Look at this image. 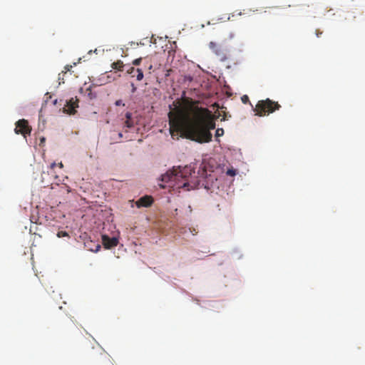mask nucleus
Wrapping results in <instances>:
<instances>
[{"label":"nucleus","instance_id":"f257e3e1","mask_svg":"<svg viewBox=\"0 0 365 365\" xmlns=\"http://www.w3.org/2000/svg\"><path fill=\"white\" fill-rule=\"evenodd\" d=\"M168 113L170 133L174 140L185 138L198 143L212 141L211 130L216 127L215 117L197 101L185 99L182 105H174Z\"/></svg>","mask_w":365,"mask_h":365},{"label":"nucleus","instance_id":"f03ea898","mask_svg":"<svg viewBox=\"0 0 365 365\" xmlns=\"http://www.w3.org/2000/svg\"><path fill=\"white\" fill-rule=\"evenodd\" d=\"M192 170L190 167L185 166L182 168L178 167L173 168V170H168L161 175L160 180L163 183L159 184L162 188L167 187L173 188H184L186 190H190L194 186L190 185L188 179L191 176Z\"/></svg>","mask_w":365,"mask_h":365},{"label":"nucleus","instance_id":"7ed1b4c3","mask_svg":"<svg viewBox=\"0 0 365 365\" xmlns=\"http://www.w3.org/2000/svg\"><path fill=\"white\" fill-rule=\"evenodd\" d=\"M280 107L281 106L277 102L267 98L266 100L259 101L254 110L256 115L263 116L279 110Z\"/></svg>","mask_w":365,"mask_h":365},{"label":"nucleus","instance_id":"20e7f679","mask_svg":"<svg viewBox=\"0 0 365 365\" xmlns=\"http://www.w3.org/2000/svg\"><path fill=\"white\" fill-rule=\"evenodd\" d=\"M14 131L15 133L21 134L24 138H26L27 135L31 134V128L29 126L26 120L21 119L16 123V128Z\"/></svg>","mask_w":365,"mask_h":365},{"label":"nucleus","instance_id":"39448f33","mask_svg":"<svg viewBox=\"0 0 365 365\" xmlns=\"http://www.w3.org/2000/svg\"><path fill=\"white\" fill-rule=\"evenodd\" d=\"M209 47L212 51L217 56L220 61H225L228 58L227 50L223 48L221 46L211 41Z\"/></svg>","mask_w":365,"mask_h":365},{"label":"nucleus","instance_id":"423d86ee","mask_svg":"<svg viewBox=\"0 0 365 365\" xmlns=\"http://www.w3.org/2000/svg\"><path fill=\"white\" fill-rule=\"evenodd\" d=\"M102 242L105 248L110 249L116 247L118 244V239L115 237H110L106 235H102Z\"/></svg>","mask_w":365,"mask_h":365},{"label":"nucleus","instance_id":"0eeeda50","mask_svg":"<svg viewBox=\"0 0 365 365\" xmlns=\"http://www.w3.org/2000/svg\"><path fill=\"white\" fill-rule=\"evenodd\" d=\"M153 202V199L150 195H145L140 197L138 201H136V205L138 207H148L151 206Z\"/></svg>","mask_w":365,"mask_h":365},{"label":"nucleus","instance_id":"6e6552de","mask_svg":"<svg viewBox=\"0 0 365 365\" xmlns=\"http://www.w3.org/2000/svg\"><path fill=\"white\" fill-rule=\"evenodd\" d=\"M127 73L131 75L132 77H136L138 81H141L143 78V71L142 68L135 69L134 67H130L127 70Z\"/></svg>","mask_w":365,"mask_h":365},{"label":"nucleus","instance_id":"1a4fd4ad","mask_svg":"<svg viewBox=\"0 0 365 365\" xmlns=\"http://www.w3.org/2000/svg\"><path fill=\"white\" fill-rule=\"evenodd\" d=\"M78 100L77 98H71L66 103V106L68 107V111L69 113H74L75 108L78 106Z\"/></svg>","mask_w":365,"mask_h":365},{"label":"nucleus","instance_id":"9d476101","mask_svg":"<svg viewBox=\"0 0 365 365\" xmlns=\"http://www.w3.org/2000/svg\"><path fill=\"white\" fill-rule=\"evenodd\" d=\"M111 67L113 69H115V70L123 71L124 64H123V61H121L120 60H118L116 62H113L111 64Z\"/></svg>","mask_w":365,"mask_h":365},{"label":"nucleus","instance_id":"9b49d317","mask_svg":"<svg viewBox=\"0 0 365 365\" xmlns=\"http://www.w3.org/2000/svg\"><path fill=\"white\" fill-rule=\"evenodd\" d=\"M131 115H132L131 113L129 112L126 113V114H125V117H126L127 120L125 122V126L128 128L133 127V123L131 120Z\"/></svg>","mask_w":365,"mask_h":365},{"label":"nucleus","instance_id":"f8f14e48","mask_svg":"<svg viewBox=\"0 0 365 365\" xmlns=\"http://www.w3.org/2000/svg\"><path fill=\"white\" fill-rule=\"evenodd\" d=\"M235 34L231 31H227L225 34L222 37V41H225L227 38L232 39L234 37Z\"/></svg>","mask_w":365,"mask_h":365},{"label":"nucleus","instance_id":"ddd939ff","mask_svg":"<svg viewBox=\"0 0 365 365\" xmlns=\"http://www.w3.org/2000/svg\"><path fill=\"white\" fill-rule=\"evenodd\" d=\"M223 135H224V130H223V128H217V129L216 130V132H215V138H216V140H217V138H218L219 137H221V136H222Z\"/></svg>","mask_w":365,"mask_h":365},{"label":"nucleus","instance_id":"4468645a","mask_svg":"<svg viewBox=\"0 0 365 365\" xmlns=\"http://www.w3.org/2000/svg\"><path fill=\"white\" fill-rule=\"evenodd\" d=\"M57 236L58 237H68V234L66 231H59Z\"/></svg>","mask_w":365,"mask_h":365},{"label":"nucleus","instance_id":"2eb2a0df","mask_svg":"<svg viewBox=\"0 0 365 365\" xmlns=\"http://www.w3.org/2000/svg\"><path fill=\"white\" fill-rule=\"evenodd\" d=\"M71 68H72V66H69V65L66 66L64 67L65 71H62V76H63L68 71H69L71 70Z\"/></svg>","mask_w":365,"mask_h":365},{"label":"nucleus","instance_id":"dca6fc26","mask_svg":"<svg viewBox=\"0 0 365 365\" xmlns=\"http://www.w3.org/2000/svg\"><path fill=\"white\" fill-rule=\"evenodd\" d=\"M143 58H136L133 61V64L134 66H138L140 65V62L142 61Z\"/></svg>","mask_w":365,"mask_h":365},{"label":"nucleus","instance_id":"f3484780","mask_svg":"<svg viewBox=\"0 0 365 365\" xmlns=\"http://www.w3.org/2000/svg\"><path fill=\"white\" fill-rule=\"evenodd\" d=\"M241 99H242V103H247V102H249V98L246 95L243 96Z\"/></svg>","mask_w":365,"mask_h":365},{"label":"nucleus","instance_id":"a211bd4d","mask_svg":"<svg viewBox=\"0 0 365 365\" xmlns=\"http://www.w3.org/2000/svg\"><path fill=\"white\" fill-rule=\"evenodd\" d=\"M100 358H101V359H108V360H109L108 356L106 354H104V353H103V352H101V354H100Z\"/></svg>","mask_w":365,"mask_h":365},{"label":"nucleus","instance_id":"6ab92c4d","mask_svg":"<svg viewBox=\"0 0 365 365\" xmlns=\"http://www.w3.org/2000/svg\"><path fill=\"white\" fill-rule=\"evenodd\" d=\"M115 106H125V104L123 103L122 100H118L115 101Z\"/></svg>","mask_w":365,"mask_h":365},{"label":"nucleus","instance_id":"aec40b11","mask_svg":"<svg viewBox=\"0 0 365 365\" xmlns=\"http://www.w3.org/2000/svg\"><path fill=\"white\" fill-rule=\"evenodd\" d=\"M227 174L230 175H235V172L234 170H228L227 171Z\"/></svg>","mask_w":365,"mask_h":365},{"label":"nucleus","instance_id":"412c9836","mask_svg":"<svg viewBox=\"0 0 365 365\" xmlns=\"http://www.w3.org/2000/svg\"><path fill=\"white\" fill-rule=\"evenodd\" d=\"M61 75H62V73L59 74L58 80H59V81H62V83H64V81H63V76H61Z\"/></svg>","mask_w":365,"mask_h":365},{"label":"nucleus","instance_id":"4be33fe9","mask_svg":"<svg viewBox=\"0 0 365 365\" xmlns=\"http://www.w3.org/2000/svg\"><path fill=\"white\" fill-rule=\"evenodd\" d=\"M132 86V92L134 93L136 91V87L134 86L133 83L131 84Z\"/></svg>","mask_w":365,"mask_h":365},{"label":"nucleus","instance_id":"5701e85b","mask_svg":"<svg viewBox=\"0 0 365 365\" xmlns=\"http://www.w3.org/2000/svg\"><path fill=\"white\" fill-rule=\"evenodd\" d=\"M56 165H57L56 163H53L51 164L50 168L51 169H53Z\"/></svg>","mask_w":365,"mask_h":365},{"label":"nucleus","instance_id":"b1692460","mask_svg":"<svg viewBox=\"0 0 365 365\" xmlns=\"http://www.w3.org/2000/svg\"><path fill=\"white\" fill-rule=\"evenodd\" d=\"M100 247H101L100 245H96V249L95 250V252L98 251V250L100 249Z\"/></svg>","mask_w":365,"mask_h":365},{"label":"nucleus","instance_id":"393cba45","mask_svg":"<svg viewBox=\"0 0 365 365\" xmlns=\"http://www.w3.org/2000/svg\"><path fill=\"white\" fill-rule=\"evenodd\" d=\"M152 68H153V66H152V64H150V65L148 66V70H151Z\"/></svg>","mask_w":365,"mask_h":365},{"label":"nucleus","instance_id":"a878e982","mask_svg":"<svg viewBox=\"0 0 365 365\" xmlns=\"http://www.w3.org/2000/svg\"><path fill=\"white\" fill-rule=\"evenodd\" d=\"M58 165L59 166L60 168H62L63 166L62 163H58Z\"/></svg>","mask_w":365,"mask_h":365},{"label":"nucleus","instance_id":"bb28decb","mask_svg":"<svg viewBox=\"0 0 365 365\" xmlns=\"http://www.w3.org/2000/svg\"><path fill=\"white\" fill-rule=\"evenodd\" d=\"M118 135H119L120 138H122V136H123L121 133H119Z\"/></svg>","mask_w":365,"mask_h":365}]
</instances>
